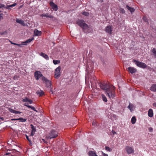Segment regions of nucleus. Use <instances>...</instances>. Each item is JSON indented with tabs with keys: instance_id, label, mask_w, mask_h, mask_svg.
<instances>
[{
	"instance_id": "nucleus-13",
	"label": "nucleus",
	"mask_w": 156,
	"mask_h": 156,
	"mask_svg": "<svg viewBox=\"0 0 156 156\" xmlns=\"http://www.w3.org/2000/svg\"><path fill=\"white\" fill-rule=\"evenodd\" d=\"M16 21L17 23L21 24L22 25L25 26H26L25 23L24 22V21L21 20L16 19Z\"/></svg>"
},
{
	"instance_id": "nucleus-8",
	"label": "nucleus",
	"mask_w": 156,
	"mask_h": 156,
	"mask_svg": "<svg viewBox=\"0 0 156 156\" xmlns=\"http://www.w3.org/2000/svg\"><path fill=\"white\" fill-rule=\"evenodd\" d=\"M112 27L111 26L109 25L105 28V31L110 34H112Z\"/></svg>"
},
{
	"instance_id": "nucleus-25",
	"label": "nucleus",
	"mask_w": 156,
	"mask_h": 156,
	"mask_svg": "<svg viewBox=\"0 0 156 156\" xmlns=\"http://www.w3.org/2000/svg\"><path fill=\"white\" fill-rule=\"evenodd\" d=\"M61 69V67L60 66H58L55 70V73H59Z\"/></svg>"
},
{
	"instance_id": "nucleus-33",
	"label": "nucleus",
	"mask_w": 156,
	"mask_h": 156,
	"mask_svg": "<svg viewBox=\"0 0 156 156\" xmlns=\"http://www.w3.org/2000/svg\"><path fill=\"white\" fill-rule=\"evenodd\" d=\"M105 149L106 151H111L112 150V148L109 147H108V146L105 147Z\"/></svg>"
},
{
	"instance_id": "nucleus-40",
	"label": "nucleus",
	"mask_w": 156,
	"mask_h": 156,
	"mask_svg": "<svg viewBox=\"0 0 156 156\" xmlns=\"http://www.w3.org/2000/svg\"><path fill=\"white\" fill-rule=\"evenodd\" d=\"M5 5L3 4H0V8L1 9H3V8H5Z\"/></svg>"
},
{
	"instance_id": "nucleus-36",
	"label": "nucleus",
	"mask_w": 156,
	"mask_h": 156,
	"mask_svg": "<svg viewBox=\"0 0 156 156\" xmlns=\"http://www.w3.org/2000/svg\"><path fill=\"white\" fill-rule=\"evenodd\" d=\"M82 14L86 16H88L89 15V13L88 12H83Z\"/></svg>"
},
{
	"instance_id": "nucleus-24",
	"label": "nucleus",
	"mask_w": 156,
	"mask_h": 156,
	"mask_svg": "<svg viewBox=\"0 0 156 156\" xmlns=\"http://www.w3.org/2000/svg\"><path fill=\"white\" fill-rule=\"evenodd\" d=\"M136 122V118L135 116H133L131 119V123L132 124H134Z\"/></svg>"
},
{
	"instance_id": "nucleus-26",
	"label": "nucleus",
	"mask_w": 156,
	"mask_h": 156,
	"mask_svg": "<svg viewBox=\"0 0 156 156\" xmlns=\"http://www.w3.org/2000/svg\"><path fill=\"white\" fill-rule=\"evenodd\" d=\"M60 76V74L59 73H55V78L58 79Z\"/></svg>"
},
{
	"instance_id": "nucleus-22",
	"label": "nucleus",
	"mask_w": 156,
	"mask_h": 156,
	"mask_svg": "<svg viewBox=\"0 0 156 156\" xmlns=\"http://www.w3.org/2000/svg\"><path fill=\"white\" fill-rule=\"evenodd\" d=\"M127 108L129 109L131 112H132L133 111L134 106L133 104H129Z\"/></svg>"
},
{
	"instance_id": "nucleus-21",
	"label": "nucleus",
	"mask_w": 156,
	"mask_h": 156,
	"mask_svg": "<svg viewBox=\"0 0 156 156\" xmlns=\"http://www.w3.org/2000/svg\"><path fill=\"white\" fill-rule=\"evenodd\" d=\"M41 55L43 57L46 59L48 60L49 59V57L48 55L42 52L41 54Z\"/></svg>"
},
{
	"instance_id": "nucleus-47",
	"label": "nucleus",
	"mask_w": 156,
	"mask_h": 156,
	"mask_svg": "<svg viewBox=\"0 0 156 156\" xmlns=\"http://www.w3.org/2000/svg\"><path fill=\"white\" fill-rule=\"evenodd\" d=\"M5 8L7 9H10V8L9 7V5H7L6 6H5Z\"/></svg>"
},
{
	"instance_id": "nucleus-3",
	"label": "nucleus",
	"mask_w": 156,
	"mask_h": 156,
	"mask_svg": "<svg viewBox=\"0 0 156 156\" xmlns=\"http://www.w3.org/2000/svg\"><path fill=\"white\" fill-rule=\"evenodd\" d=\"M133 62L137 66L143 69L146 68L147 66L145 63L136 60H134Z\"/></svg>"
},
{
	"instance_id": "nucleus-7",
	"label": "nucleus",
	"mask_w": 156,
	"mask_h": 156,
	"mask_svg": "<svg viewBox=\"0 0 156 156\" xmlns=\"http://www.w3.org/2000/svg\"><path fill=\"white\" fill-rule=\"evenodd\" d=\"M34 76L36 79L37 80H38L41 77L43 76L39 71H36L34 73Z\"/></svg>"
},
{
	"instance_id": "nucleus-9",
	"label": "nucleus",
	"mask_w": 156,
	"mask_h": 156,
	"mask_svg": "<svg viewBox=\"0 0 156 156\" xmlns=\"http://www.w3.org/2000/svg\"><path fill=\"white\" fill-rule=\"evenodd\" d=\"M126 149L128 154L133 153L134 152L133 149L131 147L129 146H126Z\"/></svg>"
},
{
	"instance_id": "nucleus-55",
	"label": "nucleus",
	"mask_w": 156,
	"mask_h": 156,
	"mask_svg": "<svg viewBox=\"0 0 156 156\" xmlns=\"http://www.w3.org/2000/svg\"><path fill=\"white\" fill-rule=\"evenodd\" d=\"M153 105L154 106L156 107V103H154L153 104Z\"/></svg>"
},
{
	"instance_id": "nucleus-28",
	"label": "nucleus",
	"mask_w": 156,
	"mask_h": 156,
	"mask_svg": "<svg viewBox=\"0 0 156 156\" xmlns=\"http://www.w3.org/2000/svg\"><path fill=\"white\" fill-rule=\"evenodd\" d=\"M102 97L103 100L105 102H107V99L105 95L102 94Z\"/></svg>"
},
{
	"instance_id": "nucleus-41",
	"label": "nucleus",
	"mask_w": 156,
	"mask_h": 156,
	"mask_svg": "<svg viewBox=\"0 0 156 156\" xmlns=\"http://www.w3.org/2000/svg\"><path fill=\"white\" fill-rule=\"evenodd\" d=\"M143 20L144 22H147L148 20L147 19L146 17L144 16L143 17Z\"/></svg>"
},
{
	"instance_id": "nucleus-4",
	"label": "nucleus",
	"mask_w": 156,
	"mask_h": 156,
	"mask_svg": "<svg viewBox=\"0 0 156 156\" xmlns=\"http://www.w3.org/2000/svg\"><path fill=\"white\" fill-rule=\"evenodd\" d=\"M58 136L57 132L54 130H51L49 133L48 137L49 139H51L55 138Z\"/></svg>"
},
{
	"instance_id": "nucleus-54",
	"label": "nucleus",
	"mask_w": 156,
	"mask_h": 156,
	"mask_svg": "<svg viewBox=\"0 0 156 156\" xmlns=\"http://www.w3.org/2000/svg\"><path fill=\"white\" fill-rule=\"evenodd\" d=\"M112 133H113V135H114L116 133L113 130H112Z\"/></svg>"
},
{
	"instance_id": "nucleus-50",
	"label": "nucleus",
	"mask_w": 156,
	"mask_h": 156,
	"mask_svg": "<svg viewBox=\"0 0 156 156\" xmlns=\"http://www.w3.org/2000/svg\"><path fill=\"white\" fill-rule=\"evenodd\" d=\"M42 140L44 143H47V142H48L47 141L45 140L44 139H42Z\"/></svg>"
},
{
	"instance_id": "nucleus-31",
	"label": "nucleus",
	"mask_w": 156,
	"mask_h": 156,
	"mask_svg": "<svg viewBox=\"0 0 156 156\" xmlns=\"http://www.w3.org/2000/svg\"><path fill=\"white\" fill-rule=\"evenodd\" d=\"M152 52L153 53L154 55L156 58V50L155 48H154L152 49Z\"/></svg>"
},
{
	"instance_id": "nucleus-15",
	"label": "nucleus",
	"mask_w": 156,
	"mask_h": 156,
	"mask_svg": "<svg viewBox=\"0 0 156 156\" xmlns=\"http://www.w3.org/2000/svg\"><path fill=\"white\" fill-rule=\"evenodd\" d=\"M150 89L151 91L156 92V84H153L151 87Z\"/></svg>"
},
{
	"instance_id": "nucleus-44",
	"label": "nucleus",
	"mask_w": 156,
	"mask_h": 156,
	"mask_svg": "<svg viewBox=\"0 0 156 156\" xmlns=\"http://www.w3.org/2000/svg\"><path fill=\"white\" fill-rule=\"evenodd\" d=\"M148 130L150 132H151L153 131V128L151 127H150L149 128Z\"/></svg>"
},
{
	"instance_id": "nucleus-23",
	"label": "nucleus",
	"mask_w": 156,
	"mask_h": 156,
	"mask_svg": "<svg viewBox=\"0 0 156 156\" xmlns=\"http://www.w3.org/2000/svg\"><path fill=\"white\" fill-rule=\"evenodd\" d=\"M34 38L32 37L31 38H30L27 40L25 42H22V43H23L24 44L26 43L25 44L28 43H29L30 42L32 41L33 40H34Z\"/></svg>"
},
{
	"instance_id": "nucleus-1",
	"label": "nucleus",
	"mask_w": 156,
	"mask_h": 156,
	"mask_svg": "<svg viewBox=\"0 0 156 156\" xmlns=\"http://www.w3.org/2000/svg\"><path fill=\"white\" fill-rule=\"evenodd\" d=\"M98 85L101 89L103 90L110 98H113L115 95L112 90H114L115 87L112 85L108 84L105 83H99Z\"/></svg>"
},
{
	"instance_id": "nucleus-61",
	"label": "nucleus",
	"mask_w": 156,
	"mask_h": 156,
	"mask_svg": "<svg viewBox=\"0 0 156 156\" xmlns=\"http://www.w3.org/2000/svg\"><path fill=\"white\" fill-rule=\"evenodd\" d=\"M38 156V155H37V156Z\"/></svg>"
},
{
	"instance_id": "nucleus-6",
	"label": "nucleus",
	"mask_w": 156,
	"mask_h": 156,
	"mask_svg": "<svg viewBox=\"0 0 156 156\" xmlns=\"http://www.w3.org/2000/svg\"><path fill=\"white\" fill-rule=\"evenodd\" d=\"M49 4L51 7L54 10L56 11L58 9V6L57 5L55 4L52 1H50L49 2Z\"/></svg>"
},
{
	"instance_id": "nucleus-38",
	"label": "nucleus",
	"mask_w": 156,
	"mask_h": 156,
	"mask_svg": "<svg viewBox=\"0 0 156 156\" xmlns=\"http://www.w3.org/2000/svg\"><path fill=\"white\" fill-rule=\"evenodd\" d=\"M16 4H17L16 3H14V4H13L12 5H9V7H10V8H12V7H13L15 6L16 5Z\"/></svg>"
},
{
	"instance_id": "nucleus-14",
	"label": "nucleus",
	"mask_w": 156,
	"mask_h": 156,
	"mask_svg": "<svg viewBox=\"0 0 156 156\" xmlns=\"http://www.w3.org/2000/svg\"><path fill=\"white\" fill-rule=\"evenodd\" d=\"M9 111L11 113H15V114H20L22 112L18 111H15L12 108H9Z\"/></svg>"
},
{
	"instance_id": "nucleus-19",
	"label": "nucleus",
	"mask_w": 156,
	"mask_h": 156,
	"mask_svg": "<svg viewBox=\"0 0 156 156\" xmlns=\"http://www.w3.org/2000/svg\"><path fill=\"white\" fill-rule=\"evenodd\" d=\"M153 111L151 109H150L148 111V115L150 117H152L153 116Z\"/></svg>"
},
{
	"instance_id": "nucleus-53",
	"label": "nucleus",
	"mask_w": 156,
	"mask_h": 156,
	"mask_svg": "<svg viewBox=\"0 0 156 156\" xmlns=\"http://www.w3.org/2000/svg\"><path fill=\"white\" fill-rule=\"evenodd\" d=\"M11 120H19V118L16 119H12Z\"/></svg>"
},
{
	"instance_id": "nucleus-27",
	"label": "nucleus",
	"mask_w": 156,
	"mask_h": 156,
	"mask_svg": "<svg viewBox=\"0 0 156 156\" xmlns=\"http://www.w3.org/2000/svg\"><path fill=\"white\" fill-rule=\"evenodd\" d=\"M27 119H23L22 118H19V120L20 122H25L27 121Z\"/></svg>"
},
{
	"instance_id": "nucleus-43",
	"label": "nucleus",
	"mask_w": 156,
	"mask_h": 156,
	"mask_svg": "<svg viewBox=\"0 0 156 156\" xmlns=\"http://www.w3.org/2000/svg\"><path fill=\"white\" fill-rule=\"evenodd\" d=\"M26 138L28 140V141L30 143H31V140L29 138V137L27 136V135H26Z\"/></svg>"
},
{
	"instance_id": "nucleus-52",
	"label": "nucleus",
	"mask_w": 156,
	"mask_h": 156,
	"mask_svg": "<svg viewBox=\"0 0 156 156\" xmlns=\"http://www.w3.org/2000/svg\"><path fill=\"white\" fill-rule=\"evenodd\" d=\"M10 42L11 44H12L15 45L16 44V43H13V42H12L11 41H10Z\"/></svg>"
},
{
	"instance_id": "nucleus-5",
	"label": "nucleus",
	"mask_w": 156,
	"mask_h": 156,
	"mask_svg": "<svg viewBox=\"0 0 156 156\" xmlns=\"http://www.w3.org/2000/svg\"><path fill=\"white\" fill-rule=\"evenodd\" d=\"M77 24L80 27L82 28L83 29H86L88 27V25L85 23L83 20H78L77 21Z\"/></svg>"
},
{
	"instance_id": "nucleus-30",
	"label": "nucleus",
	"mask_w": 156,
	"mask_h": 156,
	"mask_svg": "<svg viewBox=\"0 0 156 156\" xmlns=\"http://www.w3.org/2000/svg\"><path fill=\"white\" fill-rule=\"evenodd\" d=\"M30 126H31V128L32 129V131L34 132H35L36 131V129L35 127L32 124L30 125Z\"/></svg>"
},
{
	"instance_id": "nucleus-59",
	"label": "nucleus",
	"mask_w": 156,
	"mask_h": 156,
	"mask_svg": "<svg viewBox=\"0 0 156 156\" xmlns=\"http://www.w3.org/2000/svg\"><path fill=\"white\" fill-rule=\"evenodd\" d=\"M99 152H98V153L100 154L99 155H101V154H100V153H99Z\"/></svg>"
},
{
	"instance_id": "nucleus-51",
	"label": "nucleus",
	"mask_w": 156,
	"mask_h": 156,
	"mask_svg": "<svg viewBox=\"0 0 156 156\" xmlns=\"http://www.w3.org/2000/svg\"><path fill=\"white\" fill-rule=\"evenodd\" d=\"M112 116H113L114 118H115V119H117L116 116L115 115L113 114L112 115Z\"/></svg>"
},
{
	"instance_id": "nucleus-29",
	"label": "nucleus",
	"mask_w": 156,
	"mask_h": 156,
	"mask_svg": "<svg viewBox=\"0 0 156 156\" xmlns=\"http://www.w3.org/2000/svg\"><path fill=\"white\" fill-rule=\"evenodd\" d=\"M12 151L10 150H8L5 154H4L5 155H7L10 154L12 152Z\"/></svg>"
},
{
	"instance_id": "nucleus-57",
	"label": "nucleus",
	"mask_w": 156,
	"mask_h": 156,
	"mask_svg": "<svg viewBox=\"0 0 156 156\" xmlns=\"http://www.w3.org/2000/svg\"><path fill=\"white\" fill-rule=\"evenodd\" d=\"M92 124H93V125H95V123L93 122V123H92Z\"/></svg>"
},
{
	"instance_id": "nucleus-2",
	"label": "nucleus",
	"mask_w": 156,
	"mask_h": 156,
	"mask_svg": "<svg viewBox=\"0 0 156 156\" xmlns=\"http://www.w3.org/2000/svg\"><path fill=\"white\" fill-rule=\"evenodd\" d=\"M42 80L43 81V82L44 83H45L46 86L47 87L50 88V92L52 93V94H53V92L52 91V89L51 88V81L47 79L44 76L42 77Z\"/></svg>"
},
{
	"instance_id": "nucleus-58",
	"label": "nucleus",
	"mask_w": 156,
	"mask_h": 156,
	"mask_svg": "<svg viewBox=\"0 0 156 156\" xmlns=\"http://www.w3.org/2000/svg\"><path fill=\"white\" fill-rule=\"evenodd\" d=\"M99 152H98V153L100 154L99 155H101V154H100V153H99Z\"/></svg>"
},
{
	"instance_id": "nucleus-20",
	"label": "nucleus",
	"mask_w": 156,
	"mask_h": 156,
	"mask_svg": "<svg viewBox=\"0 0 156 156\" xmlns=\"http://www.w3.org/2000/svg\"><path fill=\"white\" fill-rule=\"evenodd\" d=\"M126 8L128 10H129L131 13H132L134 12L135 9L134 8L130 7L128 5H126Z\"/></svg>"
},
{
	"instance_id": "nucleus-12",
	"label": "nucleus",
	"mask_w": 156,
	"mask_h": 156,
	"mask_svg": "<svg viewBox=\"0 0 156 156\" xmlns=\"http://www.w3.org/2000/svg\"><path fill=\"white\" fill-rule=\"evenodd\" d=\"M36 94L40 97L44 94V92L41 90H38L36 91Z\"/></svg>"
},
{
	"instance_id": "nucleus-60",
	"label": "nucleus",
	"mask_w": 156,
	"mask_h": 156,
	"mask_svg": "<svg viewBox=\"0 0 156 156\" xmlns=\"http://www.w3.org/2000/svg\"><path fill=\"white\" fill-rule=\"evenodd\" d=\"M1 12V11H0V12Z\"/></svg>"
},
{
	"instance_id": "nucleus-18",
	"label": "nucleus",
	"mask_w": 156,
	"mask_h": 156,
	"mask_svg": "<svg viewBox=\"0 0 156 156\" xmlns=\"http://www.w3.org/2000/svg\"><path fill=\"white\" fill-rule=\"evenodd\" d=\"M88 155L89 156H96V154L94 151H90L88 152Z\"/></svg>"
},
{
	"instance_id": "nucleus-35",
	"label": "nucleus",
	"mask_w": 156,
	"mask_h": 156,
	"mask_svg": "<svg viewBox=\"0 0 156 156\" xmlns=\"http://www.w3.org/2000/svg\"><path fill=\"white\" fill-rule=\"evenodd\" d=\"M29 99L27 97H25L24 99H23L22 101L23 102H28Z\"/></svg>"
},
{
	"instance_id": "nucleus-34",
	"label": "nucleus",
	"mask_w": 156,
	"mask_h": 156,
	"mask_svg": "<svg viewBox=\"0 0 156 156\" xmlns=\"http://www.w3.org/2000/svg\"><path fill=\"white\" fill-rule=\"evenodd\" d=\"M8 34V32L7 30H5V31L4 32H0V34L1 35H6Z\"/></svg>"
},
{
	"instance_id": "nucleus-49",
	"label": "nucleus",
	"mask_w": 156,
	"mask_h": 156,
	"mask_svg": "<svg viewBox=\"0 0 156 156\" xmlns=\"http://www.w3.org/2000/svg\"><path fill=\"white\" fill-rule=\"evenodd\" d=\"M2 14H0V20L3 19V17L2 16Z\"/></svg>"
},
{
	"instance_id": "nucleus-17",
	"label": "nucleus",
	"mask_w": 156,
	"mask_h": 156,
	"mask_svg": "<svg viewBox=\"0 0 156 156\" xmlns=\"http://www.w3.org/2000/svg\"><path fill=\"white\" fill-rule=\"evenodd\" d=\"M24 105L26 106L28 108H30L33 110L35 111L36 112H37V110H36L35 108L34 107H33L30 105H29L28 104H25Z\"/></svg>"
},
{
	"instance_id": "nucleus-39",
	"label": "nucleus",
	"mask_w": 156,
	"mask_h": 156,
	"mask_svg": "<svg viewBox=\"0 0 156 156\" xmlns=\"http://www.w3.org/2000/svg\"><path fill=\"white\" fill-rule=\"evenodd\" d=\"M125 11L122 8L120 9V13H125Z\"/></svg>"
},
{
	"instance_id": "nucleus-48",
	"label": "nucleus",
	"mask_w": 156,
	"mask_h": 156,
	"mask_svg": "<svg viewBox=\"0 0 156 156\" xmlns=\"http://www.w3.org/2000/svg\"><path fill=\"white\" fill-rule=\"evenodd\" d=\"M98 2L102 3L103 2V0H96Z\"/></svg>"
},
{
	"instance_id": "nucleus-37",
	"label": "nucleus",
	"mask_w": 156,
	"mask_h": 156,
	"mask_svg": "<svg viewBox=\"0 0 156 156\" xmlns=\"http://www.w3.org/2000/svg\"><path fill=\"white\" fill-rule=\"evenodd\" d=\"M99 153L100 154H101V155L103 156H108V155L107 154H105L102 151H100V152Z\"/></svg>"
},
{
	"instance_id": "nucleus-45",
	"label": "nucleus",
	"mask_w": 156,
	"mask_h": 156,
	"mask_svg": "<svg viewBox=\"0 0 156 156\" xmlns=\"http://www.w3.org/2000/svg\"><path fill=\"white\" fill-rule=\"evenodd\" d=\"M28 102H29L30 104H31L33 103V101L32 100L29 99V100Z\"/></svg>"
},
{
	"instance_id": "nucleus-56",
	"label": "nucleus",
	"mask_w": 156,
	"mask_h": 156,
	"mask_svg": "<svg viewBox=\"0 0 156 156\" xmlns=\"http://www.w3.org/2000/svg\"><path fill=\"white\" fill-rule=\"evenodd\" d=\"M0 119H2L3 120H4V118H3V117H0Z\"/></svg>"
},
{
	"instance_id": "nucleus-42",
	"label": "nucleus",
	"mask_w": 156,
	"mask_h": 156,
	"mask_svg": "<svg viewBox=\"0 0 156 156\" xmlns=\"http://www.w3.org/2000/svg\"><path fill=\"white\" fill-rule=\"evenodd\" d=\"M22 45H26V44H24L23 43H22V42L21 44H17L16 43V44L15 45H17V46H21Z\"/></svg>"
},
{
	"instance_id": "nucleus-10",
	"label": "nucleus",
	"mask_w": 156,
	"mask_h": 156,
	"mask_svg": "<svg viewBox=\"0 0 156 156\" xmlns=\"http://www.w3.org/2000/svg\"><path fill=\"white\" fill-rule=\"evenodd\" d=\"M128 69V71L129 72L132 74L135 73L136 72V69L133 67H129Z\"/></svg>"
},
{
	"instance_id": "nucleus-32",
	"label": "nucleus",
	"mask_w": 156,
	"mask_h": 156,
	"mask_svg": "<svg viewBox=\"0 0 156 156\" xmlns=\"http://www.w3.org/2000/svg\"><path fill=\"white\" fill-rule=\"evenodd\" d=\"M60 61L59 60H53V63L55 65H56L58 64L59 63Z\"/></svg>"
},
{
	"instance_id": "nucleus-11",
	"label": "nucleus",
	"mask_w": 156,
	"mask_h": 156,
	"mask_svg": "<svg viewBox=\"0 0 156 156\" xmlns=\"http://www.w3.org/2000/svg\"><path fill=\"white\" fill-rule=\"evenodd\" d=\"M41 34V32L35 29L34 31V36H40Z\"/></svg>"
},
{
	"instance_id": "nucleus-16",
	"label": "nucleus",
	"mask_w": 156,
	"mask_h": 156,
	"mask_svg": "<svg viewBox=\"0 0 156 156\" xmlns=\"http://www.w3.org/2000/svg\"><path fill=\"white\" fill-rule=\"evenodd\" d=\"M41 16L43 17L44 16L46 17H49L50 18H53V16L52 15L49 14L48 13L43 14L41 15Z\"/></svg>"
},
{
	"instance_id": "nucleus-46",
	"label": "nucleus",
	"mask_w": 156,
	"mask_h": 156,
	"mask_svg": "<svg viewBox=\"0 0 156 156\" xmlns=\"http://www.w3.org/2000/svg\"><path fill=\"white\" fill-rule=\"evenodd\" d=\"M34 133H35V132H33V131H31V132L30 133V136H33L34 135Z\"/></svg>"
}]
</instances>
